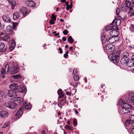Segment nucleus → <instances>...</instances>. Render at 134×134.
I'll use <instances>...</instances> for the list:
<instances>
[{
    "mask_svg": "<svg viewBox=\"0 0 134 134\" xmlns=\"http://www.w3.org/2000/svg\"><path fill=\"white\" fill-rule=\"evenodd\" d=\"M120 53L119 51H114L109 57V59L114 63L118 62L120 60Z\"/></svg>",
    "mask_w": 134,
    "mask_h": 134,
    "instance_id": "1",
    "label": "nucleus"
},
{
    "mask_svg": "<svg viewBox=\"0 0 134 134\" xmlns=\"http://www.w3.org/2000/svg\"><path fill=\"white\" fill-rule=\"evenodd\" d=\"M3 105L5 107L12 109L15 108L16 106V104L14 102V99H11L5 101Z\"/></svg>",
    "mask_w": 134,
    "mask_h": 134,
    "instance_id": "2",
    "label": "nucleus"
},
{
    "mask_svg": "<svg viewBox=\"0 0 134 134\" xmlns=\"http://www.w3.org/2000/svg\"><path fill=\"white\" fill-rule=\"evenodd\" d=\"M13 62H10L9 64H5L4 67V69H3L1 71V73L2 74H7L9 72H10V68L11 66H13Z\"/></svg>",
    "mask_w": 134,
    "mask_h": 134,
    "instance_id": "3",
    "label": "nucleus"
},
{
    "mask_svg": "<svg viewBox=\"0 0 134 134\" xmlns=\"http://www.w3.org/2000/svg\"><path fill=\"white\" fill-rule=\"evenodd\" d=\"M31 106L30 104L27 105L26 102H25L24 103L23 106L21 107L18 111L17 113H19L23 114V112L22 110L23 109H26L29 110L31 109Z\"/></svg>",
    "mask_w": 134,
    "mask_h": 134,
    "instance_id": "4",
    "label": "nucleus"
},
{
    "mask_svg": "<svg viewBox=\"0 0 134 134\" xmlns=\"http://www.w3.org/2000/svg\"><path fill=\"white\" fill-rule=\"evenodd\" d=\"M14 90H16L18 92H25V87L22 85H20L18 86L17 84L16 87H14Z\"/></svg>",
    "mask_w": 134,
    "mask_h": 134,
    "instance_id": "5",
    "label": "nucleus"
},
{
    "mask_svg": "<svg viewBox=\"0 0 134 134\" xmlns=\"http://www.w3.org/2000/svg\"><path fill=\"white\" fill-rule=\"evenodd\" d=\"M13 66H11L10 68V73L11 74H14L17 73L19 71V68L18 67L14 65L13 62Z\"/></svg>",
    "mask_w": 134,
    "mask_h": 134,
    "instance_id": "6",
    "label": "nucleus"
},
{
    "mask_svg": "<svg viewBox=\"0 0 134 134\" xmlns=\"http://www.w3.org/2000/svg\"><path fill=\"white\" fill-rule=\"evenodd\" d=\"M24 3L26 6L30 8L34 7L36 5L35 3L32 0L25 1Z\"/></svg>",
    "mask_w": 134,
    "mask_h": 134,
    "instance_id": "7",
    "label": "nucleus"
},
{
    "mask_svg": "<svg viewBox=\"0 0 134 134\" xmlns=\"http://www.w3.org/2000/svg\"><path fill=\"white\" fill-rule=\"evenodd\" d=\"M16 90H9L8 91V95L10 97L15 98V96H16Z\"/></svg>",
    "mask_w": 134,
    "mask_h": 134,
    "instance_id": "8",
    "label": "nucleus"
},
{
    "mask_svg": "<svg viewBox=\"0 0 134 134\" xmlns=\"http://www.w3.org/2000/svg\"><path fill=\"white\" fill-rule=\"evenodd\" d=\"M105 48L108 51L111 52L114 50L115 47L113 44H110L106 45Z\"/></svg>",
    "mask_w": 134,
    "mask_h": 134,
    "instance_id": "9",
    "label": "nucleus"
},
{
    "mask_svg": "<svg viewBox=\"0 0 134 134\" xmlns=\"http://www.w3.org/2000/svg\"><path fill=\"white\" fill-rule=\"evenodd\" d=\"M20 12L23 14L24 15H26L28 13H29L30 10L27 9L26 7H22L20 10Z\"/></svg>",
    "mask_w": 134,
    "mask_h": 134,
    "instance_id": "10",
    "label": "nucleus"
},
{
    "mask_svg": "<svg viewBox=\"0 0 134 134\" xmlns=\"http://www.w3.org/2000/svg\"><path fill=\"white\" fill-rule=\"evenodd\" d=\"M13 29L12 26L10 25H8L6 27V34L7 35H10L12 32Z\"/></svg>",
    "mask_w": 134,
    "mask_h": 134,
    "instance_id": "11",
    "label": "nucleus"
},
{
    "mask_svg": "<svg viewBox=\"0 0 134 134\" xmlns=\"http://www.w3.org/2000/svg\"><path fill=\"white\" fill-rule=\"evenodd\" d=\"M117 28L118 29V27H117L115 25L111 26V25H109L105 27V30L107 31L114 29H117Z\"/></svg>",
    "mask_w": 134,
    "mask_h": 134,
    "instance_id": "12",
    "label": "nucleus"
},
{
    "mask_svg": "<svg viewBox=\"0 0 134 134\" xmlns=\"http://www.w3.org/2000/svg\"><path fill=\"white\" fill-rule=\"evenodd\" d=\"M8 115V113L7 111L4 110L0 111V117L4 118Z\"/></svg>",
    "mask_w": 134,
    "mask_h": 134,
    "instance_id": "13",
    "label": "nucleus"
},
{
    "mask_svg": "<svg viewBox=\"0 0 134 134\" xmlns=\"http://www.w3.org/2000/svg\"><path fill=\"white\" fill-rule=\"evenodd\" d=\"M2 19L3 21L5 22L9 23L11 21L10 18L7 15H3Z\"/></svg>",
    "mask_w": 134,
    "mask_h": 134,
    "instance_id": "14",
    "label": "nucleus"
},
{
    "mask_svg": "<svg viewBox=\"0 0 134 134\" xmlns=\"http://www.w3.org/2000/svg\"><path fill=\"white\" fill-rule=\"evenodd\" d=\"M13 99L15 103H21L23 102V99L21 97H16Z\"/></svg>",
    "mask_w": 134,
    "mask_h": 134,
    "instance_id": "15",
    "label": "nucleus"
},
{
    "mask_svg": "<svg viewBox=\"0 0 134 134\" xmlns=\"http://www.w3.org/2000/svg\"><path fill=\"white\" fill-rule=\"evenodd\" d=\"M122 107L125 108L126 109L129 110L132 108V106L131 105L129 104L125 103L123 105H122Z\"/></svg>",
    "mask_w": 134,
    "mask_h": 134,
    "instance_id": "16",
    "label": "nucleus"
},
{
    "mask_svg": "<svg viewBox=\"0 0 134 134\" xmlns=\"http://www.w3.org/2000/svg\"><path fill=\"white\" fill-rule=\"evenodd\" d=\"M129 60V58H122L120 60V62L122 64H125L128 63Z\"/></svg>",
    "mask_w": 134,
    "mask_h": 134,
    "instance_id": "17",
    "label": "nucleus"
},
{
    "mask_svg": "<svg viewBox=\"0 0 134 134\" xmlns=\"http://www.w3.org/2000/svg\"><path fill=\"white\" fill-rule=\"evenodd\" d=\"M108 42H109L110 43H114L115 41V39L114 37H111L110 36H108Z\"/></svg>",
    "mask_w": 134,
    "mask_h": 134,
    "instance_id": "18",
    "label": "nucleus"
},
{
    "mask_svg": "<svg viewBox=\"0 0 134 134\" xmlns=\"http://www.w3.org/2000/svg\"><path fill=\"white\" fill-rule=\"evenodd\" d=\"M108 35L102 36L101 38V40L103 43L108 42Z\"/></svg>",
    "mask_w": 134,
    "mask_h": 134,
    "instance_id": "19",
    "label": "nucleus"
},
{
    "mask_svg": "<svg viewBox=\"0 0 134 134\" xmlns=\"http://www.w3.org/2000/svg\"><path fill=\"white\" fill-rule=\"evenodd\" d=\"M5 45L4 43L0 42V52H3L5 51L6 49V48H4Z\"/></svg>",
    "mask_w": 134,
    "mask_h": 134,
    "instance_id": "20",
    "label": "nucleus"
},
{
    "mask_svg": "<svg viewBox=\"0 0 134 134\" xmlns=\"http://www.w3.org/2000/svg\"><path fill=\"white\" fill-rule=\"evenodd\" d=\"M20 14L19 12H15L13 14V18L14 19L16 20L18 19L19 17Z\"/></svg>",
    "mask_w": 134,
    "mask_h": 134,
    "instance_id": "21",
    "label": "nucleus"
},
{
    "mask_svg": "<svg viewBox=\"0 0 134 134\" xmlns=\"http://www.w3.org/2000/svg\"><path fill=\"white\" fill-rule=\"evenodd\" d=\"M121 112L123 114H127L128 113H130V110L126 109L122 107V109L121 110Z\"/></svg>",
    "mask_w": 134,
    "mask_h": 134,
    "instance_id": "22",
    "label": "nucleus"
},
{
    "mask_svg": "<svg viewBox=\"0 0 134 134\" xmlns=\"http://www.w3.org/2000/svg\"><path fill=\"white\" fill-rule=\"evenodd\" d=\"M118 29L117 28V29L118 30ZM113 30H112L110 32H109V35L108 36H110L111 37H113V36H114V35H113V33H114V32H116L118 34V32L116 30V29H113Z\"/></svg>",
    "mask_w": 134,
    "mask_h": 134,
    "instance_id": "23",
    "label": "nucleus"
},
{
    "mask_svg": "<svg viewBox=\"0 0 134 134\" xmlns=\"http://www.w3.org/2000/svg\"><path fill=\"white\" fill-rule=\"evenodd\" d=\"M129 54L127 52H124L122 53L121 55L122 58H129Z\"/></svg>",
    "mask_w": 134,
    "mask_h": 134,
    "instance_id": "24",
    "label": "nucleus"
},
{
    "mask_svg": "<svg viewBox=\"0 0 134 134\" xmlns=\"http://www.w3.org/2000/svg\"><path fill=\"white\" fill-rule=\"evenodd\" d=\"M130 119L131 121L132 122L131 125L133 126H134V115H130Z\"/></svg>",
    "mask_w": 134,
    "mask_h": 134,
    "instance_id": "25",
    "label": "nucleus"
},
{
    "mask_svg": "<svg viewBox=\"0 0 134 134\" xmlns=\"http://www.w3.org/2000/svg\"><path fill=\"white\" fill-rule=\"evenodd\" d=\"M15 46V42L14 41H13L11 43V45L10 46V49L12 51L14 48Z\"/></svg>",
    "mask_w": 134,
    "mask_h": 134,
    "instance_id": "26",
    "label": "nucleus"
},
{
    "mask_svg": "<svg viewBox=\"0 0 134 134\" xmlns=\"http://www.w3.org/2000/svg\"><path fill=\"white\" fill-rule=\"evenodd\" d=\"M9 2L10 3L12 6V9H13L14 6L15 5V2L14 1H13L12 0H8Z\"/></svg>",
    "mask_w": 134,
    "mask_h": 134,
    "instance_id": "27",
    "label": "nucleus"
},
{
    "mask_svg": "<svg viewBox=\"0 0 134 134\" xmlns=\"http://www.w3.org/2000/svg\"><path fill=\"white\" fill-rule=\"evenodd\" d=\"M115 24L117 26H119L121 24V20L119 19H116L115 18Z\"/></svg>",
    "mask_w": 134,
    "mask_h": 134,
    "instance_id": "28",
    "label": "nucleus"
},
{
    "mask_svg": "<svg viewBox=\"0 0 134 134\" xmlns=\"http://www.w3.org/2000/svg\"><path fill=\"white\" fill-rule=\"evenodd\" d=\"M62 90L61 89H59L57 91L58 94L59 96V98H61L63 97L64 95L62 93Z\"/></svg>",
    "mask_w": 134,
    "mask_h": 134,
    "instance_id": "29",
    "label": "nucleus"
},
{
    "mask_svg": "<svg viewBox=\"0 0 134 134\" xmlns=\"http://www.w3.org/2000/svg\"><path fill=\"white\" fill-rule=\"evenodd\" d=\"M130 67H133L134 66V62L131 59L130 62L128 61V63Z\"/></svg>",
    "mask_w": 134,
    "mask_h": 134,
    "instance_id": "30",
    "label": "nucleus"
},
{
    "mask_svg": "<svg viewBox=\"0 0 134 134\" xmlns=\"http://www.w3.org/2000/svg\"><path fill=\"white\" fill-rule=\"evenodd\" d=\"M67 40L70 43H72L74 42V40L71 36H69Z\"/></svg>",
    "mask_w": 134,
    "mask_h": 134,
    "instance_id": "31",
    "label": "nucleus"
},
{
    "mask_svg": "<svg viewBox=\"0 0 134 134\" xmlns=\"http://www.w3.org/2000/svg\"><path fill=\"white\" fill-rule=\"evenodd\" d=\"M10 37L8 36H4L2 38L3 40L5 41H8Z\"/></svg>",
    "mask_w": 134,
    "mask_h": 134,
    "instance_id": "32",
    "label": "nucleus"
},
{
    "mask_svg": "<svg viewBox=\"0 0 134 134\" xmlns=\"http://www.w3.org/2000/svg\"><path fill=\"white\" fill-rule=\"evenodd\" d=\"M17 84L14 83L10 85V88H11L12 90H14V87H16V86H17Z\"/></svg>",
    "mask_w": 134,
    "mask_h": 134,
    "instance_id": "33",
    "label": "nucleus"
},
{
    "mask_svg": "<svg viewBox=\"0 0 134 134\" xmlns=\"http://www.w3.org/2000/svg\"><path fill=\"white\" fill-rule=\"evenodd\" d=\"M66 101V98L65 97L60 102V104L61 105H62L64 104V103Z\"/></svg>",
    "mask_w": 134,
    "mask_h": 134,
    "instance_id": "34",
    "label": "nucleus"
},
{
    "mask_svg": "<svg viewBox=\"0 0 134 134\" xmlns=\"http://www.w3.org/2000/svg\"><path fill=\"white\" fill-rule=\"evenodd\" d=\"M131 121L130 120H127L125 122V125L126 126H127L130 124L132 123V122H131Z\"/></svg>",
    "mask_w": 134,
    "mask_h": 134,
    "instance_id": "35",
    "label": "nucleus"
},
{
    "mask_svg": "<svg viewBox=\"0 0 134 134\" xmlns=\"http://www.w3.org/2000/svg\"><path fill=\"white\" fill-rule=\"evenodd\" d=\"M124 102L123 100L122 99H120L119 102H118V104L121 105V107H122V105L124 104Z\"/></svg>",
    "mask_w": 134,
    "mask_h": 134,
    "instance_id": "36",
    "label": "nucleus"
},
{
    "mask_svg": "<svg viewBox=\"0 0 134 134\" xmlns=\"http://www.w3.org/2000/svg\"><path fill=\"white\" fill-rule=\"evenodd\" d=\"M21 76L19 75H16L13 76L14 79H19L20 78Z\"/></svg>",
    "mask_w": 134,
    "mask_h": 134,
    "instance_id": "37",
    "label": "nucleus"
},
{
    "mask_svg": "<svg viewBox=\"0 0 134 134\" xmlns=\"http://www.w3.org/2000/svg\"><path fill=\"white\" fill-rule=\"evenodd\" d=\"M74 80L76 81H77L79 79V77L78 76L76 75H75L74 77Z\"/></svg>",
    "mask_w": 134,
    "mask_h": 134,
    "instance_id": "38",
    "label": "nucleus"
},
{
    "mask_svg": "<svg viewBox=\"0 0 134 134\" xmlns=\"http://www.w3.org/2000/svg\"><path fill=\"white\" fill-rule=\"evenodd\" d=\"M17 24L18 23H14V22H13V26L12 28L13 30H15V29L16 27V26H17Z\"/></svg>",
    "mask_w": 134,
    "mask_h": 134,
    "instance_id": "39",
    "label": "nucleus"
},
{
    "mask_svg": "<svg viewBox=\"0 0 134 134\" xmlns=\"http://www.w3.org/2000/svg\"><path fill=\"white\" fill-rule=\"evenodd\" d=\"M72 3H71L70 5H68L66 6V9L67 10H69V9H71L72 8Z\"/></svg>",
    "mask_w": 134,
    "mask_h": 134,
    "instance_id": "40",
    "label": "nucleus"
},
{
    "mask_svg": "<svg viewBox=\"0 0 134 134\" xmlns=\"http://www.w3.org/2000/svg\"><path fill=\"white\" fill-rule=\"evenodd\" d=\"M52 20H53L54 21H55L56 20V17L54 14H52L51 16Z\"/></svg>",
    "mask_w": 134,
    "mask_h": 134,
    "instance_id": "41",
    "label": "nucleus"
},
{
    "mask_svg": "<svg viewBox=\"0 0 134 134\" xmlns=\"http://www.w3.org/2000/svg\"><path fill=\"white\" fill-rule=\"evenodd\" d=\"M17 113V112L16 113V114L15 115V116L16 117V118H19L20 116H21V115L22 114H21L20 113Z\"/></svg>",
    "mask_w": 134,
    "mask_h": 134,
    "instance_id": "42",
    "label": "nucleus"
},
{
    "mask_svg": "<svg viewBox=\"0 0 134 134\" xmlns=\"http://www.w3.org/2000/svg\"><path fill=\"white\" fill-rule=\"evenodd\" d=\"M129 0H126V1L125 2V3L126 5V6H128L129 5V7L131 3L129 1Z\"/></svg>",
    "mask_w": 134,
    "mask_h": 134,
    "instance_id": "43",
    "label": "nucleus"
},
{
    "mask_svg": "<svg viewBox=\"0 0 134 134\" xmlns=\"http://www.w3.org/2000/svg\"><path fill=\"white\" fill-rule=\"evenodd\" d=\"M116 15H119L120 12V9L119 8H118L116 9Z\"/></svg>",
    "mask_w": 134,
    "mask_h": 134,
    "instance_id": "44",
    "label": "nucleus"
},
{
    "mask_svg": "<svg viewBox=\"0 0 134 134\" xmlns=\"http://www.w3.org/2000/svg\"><path fill=\"white\" fill-rule=\"evenodd\" d=\"M80 82H77L75 83V85H74V87H76L78 85H80Z\"/></svg>",
    "mask_w": 134,
    "mask_h": 134,
    "instance_id": "45",
    "label": "nucleus"
},
{
    "mask_svg": "<svg viewBox=\"0 0 134 134\" xmlns=\"http://www.w3.org/2000/svg\"><path fill=\"white\" fill-rule=\"evenodd\" d=\"M68 33V31L66 30H65L63 31V34L65 35H67Z\"/></svg>",
    "mask_w": 134,
    "mask_h": 134,
    "instance_id": "46",
    "label": "nucleus"
},
{
    "mask_svg": "<svg viewBox=\"0 0 134 134\" xmlns=\"http://www.w3.org/2000/svg\"><path fill=\"white\" fill-rule=\"evenodd\" d=\"M119 32H118V34L116 32H114V33H113V35H114V36H113V37H116L117 36L119 35Z\"/></svg>",
    "mask_w": 134,
    "mask_h": 134,
    "instance_id": "47",
    "label": "nucleus"
},
{
    "mask_svg": "<svg viewBox=\"0 0 134 134\" xmlns=\"http://www.w3.org/2000/svg\"><path fill=\"white\" fill-rule=\"evenodd\" d=\"M56 31H55L53 32V34H54V36H56L58 35L59 34V33L58 32L56 34Z\"/></svg>",
    "mask_w": 134,
    "mask_h": 134,
    "instance_id": "48",
    "label": "nucleus"
},
{
    "mask_svg": "<svg viewBox=\"0 0 134 134\" xmlns=\"http://www.w3.org/2000/svg\"><path fill=\"white\" fill-rule=\"evenodd\" d=\"M73 124L74 126H76L77 125V122L76 120H74L73 121Z\"/></svg>",
    "mask_w": 134,
    "mask_h": 134,
    "instance_id": "49",
    "label": "nucleus"
},
{
    "mask_svg": "<svg viewBox=\"0 0 134 134\" xmlns=\"http://www.w3.org/2000/svg\"><path fill=\"white\" fill-rule=\"evenodd\" d=\"M53 20H49V23L51 25H53L54 23V22Z\"/></svg>",
    "mask_w": 134,
    "mask_h": 134,
    "instance_id": "50",
    "label": "nucleus"
},
{
    "mask_svg": "<svg viewBox=\"0 0 134 134\" xmlns=\"http://www.w3.org/2000/svg\"><path fill=\"white\" fill-rule=\"evenodd\" d=\"M126 100L127 102L130 103L131 101V98H126Z\"/></svg>",
    "mask_w": 134,
    "mask_h": 134,
    "instance_id": "51",
    "label": "nucleus"
},
{
    "mask_svg": "<svg viewBox=\"0 0 134 134\" xmlns=\"http://www.w3.org/2000/svg\"><path fill=\"white\" fill-rule=\"evenodd\" d=\"M131 101L132 102V103L134 104V96H133L131 97Z\"/></svg>",
    "mask_w": 134,
    "mask_h": 134,
    "instance_id": "52",
    "label": "nucleus"
},
{
    "mask_svg": "<svg viewBox=\"0 0 134 134\" xmlns=\"http://www.w3.org/2000/svg\"><path fill=\"white\" fill-rule=\"evenodd\" d=\"M10 123L9 122H5V123L4 125H5L7 127L9 125Z\"/></svg>",
    "mask_w": 134,
    "mask_h": 134,
    "instance_id": "53",
    "label": "nucleus"
},
{
    "mask_svg": "<svg viewBox=\"0 0 134 134\" xmlns=\"http://www.w3.org/2000/svg\"><path fill=\"white\" fill-rule=\"evenodd\" d=\"M101 87L103 89H104L105 88V85L104 84H102L101 86Z\"/></svg>",
    "mask_w": 134,
    "mask_h": 134,
    "instance_id": "54",
    "label": "nucleus"
},
{
    "mask_svg": "<svg viewBox=\"0 0 134 134\" xmlns=\"http://www.w3.org/2000/svg\"><path fill=\"white\" fill-rule=\"evenodd\" d=\"M66 127L67 129L68 130H72L71 129V126H68V125H66Z\"/></svg>",
    "mask_w": 134,
    "mask_h": 134,
    "instance_id": "55",
    "label": "nucleus"
},
{
    "mask_svg": "<svg viewBox=\"0 0 134 134\" xmlns=\"http://www.w3.org/2000/svg\"><path fill=\"white\" fill-rule=\"evenodd\" d=\"M77 72V69H74V70L72 73L73 74H74L76 73Z\"/></svg>",
    "mask_w": 134,
    "mask_h": 134,
    "instance_id": "56",
    "label": "nucleus"
},
{
    "mask_svg": "<svg viewBox=\"0 0 134 134\" xmlns=\"http://www.w3.org/2000/svg\"><path fill=\"white\" fill-rule=\"evenodd\" d=\"M65 92L67 95L69 96H71V94L70 92L66 91H65Z\"/></svg>",
    "mask_w": 134,
    "mask_h": 134,
    "instance_id": "57",
    "label": "nucleus"
},
{
    "mask_svg": "<svg viewBox=\"0 0 134 134\" xmlns=\"http://www.w3.org/2000/svg\"><path fill=\"white\" fill-rule=\"evenodd\" d=\"M58 49L60 51V54L62 53H63V51L62 49L60 48H59Z\"/></svg>",
    "mask_w": 134,
    "mask_h": 134,
    "instance_id": "58",
    "label": "nucleus"
},
{
    "mask_svg": "<svg viewBox=\"0 0 134 134\" xmlns=\"http://www.w3.org/2000/svg\"><path fill=\"white\" fill-rule=\"evenodd\" d=\"M118 16L117 18L116 19H119L120 20H121V17L120 16H119V15H117Z\"/></svg>",
    "mask_w": 134,
    "mask_h": 134,
    "instance_id": "59",
    "label": "nucleus"
},
{
    "mask_svg": "<svg viewBox=\"0 0 134 134\" xmlns=\"http://www.w3.org/2000/svg\"><path fill=\"white\" fill-rule=\"evenodd\" d=\"M73 110L75 111V113L76 114H77L78 113V111H77V110H76V109H73Z\"/></svg>",
    "mask_w": 134,
    "mask_h": 134,
    "instance_id": "60",
    "label": "nucleus"
},
{
    "mask_svg": "<svg viewBox=\"0 0 134 134\" xmlns=\"http://www.w3.org/2000/svg\"><path fill=\"white\" fill-rule=\"evenodd\" d=\"M68 56V54H66L65 53L64 54V57L65 58H67Z\"/></svg>",
    "mask_w": 134,
    "mask_h": 134,
    "instance_id": "61",
    "label": "nucleus"
},
{
    "mask_svg": "<svg viewBox=\"0 0 134 134\" xmlns=\"http://www.w3.org/2000/svg\"><path fill=\"white\" fill-rule=\"evenodd\" d=\"M130 30L131 32H133L134 31V29L132 28L131 27V26H130Z\"/></svg>",
    "mask_w": 134,
    "mask_h": 134,
    "instance_id": "62",
    "label": "nucleus"
},
{
    "mask_svg": "<svg viewBox=\"0 0 134 134\" xmlns=\"http://www.w3.org/2000/svg\"><path fill=\"white\" fill-rule=\"evenodd\" d=\"M62 40L64 41H66V38L65 37H63L62 38Z\"/></svg>",
    "mask_w": 134,
    "mask_h": 134,
    "instance_id": "63",
    "label": "nucleus"
},
{
    "mask_svg": "<svg viewBox=\"0 0 134 134\" xmlns=\"http://www.w3.org/2000/svg\"><path fill=\"white\" fill-rule=\"evenodd\" d=\"M132 3L131 5L132 7H134V0H132Z\"/></svg>",
    "mask_w": 134,
    "mask_h": 134,
    "instance_id": "64",
    "label": "nucleus"
}]
</instances>
